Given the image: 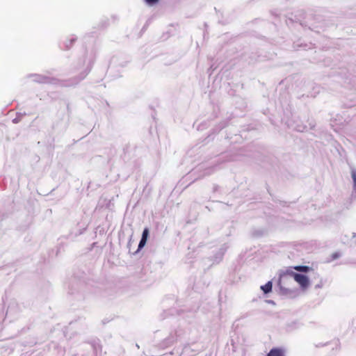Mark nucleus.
I'll list each match as a JSON object with an SVG mask.
<instances>
[{
	"mask_svg": "<svg viewBox=\"0 0 356 356\" xmlns=\"http://www.w3.org/2000/svg\"><path fill=\"white\" fill-rule=\"evenodd\" d=\"M267 356H284V350L280 348H273L267 354Z\"/></svg>",
	"mask_w": 356,
	"mask_h": 356,
	"instance_id": "7ed1b4c3",
	"label": "nucleus"
},
{
	"mask_svg": "<svg viewBox=\"0 0 356 356\" xmlns=\"http://www.w3.org/2000/svg\"><path fill=\"white\" fill-rule=\"evenodd\" d=\"M273 284L270 281L268 282L265 285L261 286V289L264 293H270L272 291Z\"/></svg>",
	"mask_w": 356,
	"mask_h": 356,
	"instance_id": "20e7f679",
	"label": "nucleus"
},
{
	"mask_svg": "<svg viewBox=\"0 0 356 356\" xmlns=\"http://www.w3.org/2000/svg\"><path fill=\"white\" fill-rule=\"evenodd\" d=\"M160 0H145L147 4L154 6L159 2Z\"/></svg>",
	"mask_w": 356,
	"mask_h": 356,
	"instance_id": "423d86ee",
	"label": "nucleus"
},
{
	"mask_svg": "<svg viewBox=\"0 0 356 356\" xmlns=\"http://www.w3.org/2000/svg\"><path fill=\"white\" fill-rule=\"evenodd\" d=\"M352 177L354 181L355 186L356 187V171H352Z\"/></svg>",
	"mask_w": 356,
	"mask_h": 356,
	"instance_id": "0eeeda50",
	"label": "nucleus"
},
{
	"mask_svg": "<svg viewBox=\"0 0 356 356\" xmlns=\"http://www.w3.org/2000/svg\"><path fill=\"white\" fill-rule=\"evenodd\" d=\"M337 257H338V255H337V254L334 255V258H337Z\"/></svg>",
	"mask_w": 356,
	"mask_h": 356,
	"instance_id": "6e6552de",
	"label": "nucleus"
},
{
	"mask_svg": "<svg viewBox=\"0 0 356 356\" xmlns=\"http://www.w3.org/2000/svg\"><path fill=\"white\" fill-rule=\"evenodd\" d=\"M148 235H149V229L148 228H145L143 232L142 238H141L140 241L139 245H138V249L139 250L145 246V243L147 242V239Z\"/></svg>",
	"mask_w": 356,
	"mask_h": 356,
	"instance_id": "f03ea898",
	"label": "nucleus"
},
{
	"mask_svg": "<svg viewBox=\"0 0 356 356\" xmlns=\"http://www.w3.org/2000/svg\"><path fill=\"white\" fill-rule=\"evenodd\" d=\"M293 268L299 272L307 273L311 270V268L307 266H296Z\"/></svg>",
	"mask_w": 356,
	"mask_h": 356,
	"instance_id": "39448f33",
	"label": "nucleus"
},
{
	"mask_svg": "<svg viewBox=\"0 0 356 356\" xmlns=\"http://www.w3.org/2000/svg\"><path fill=\"white\" fill-rule=\"evenodd\" d=\"M287 273L293 277L294 280L299 284L302 289H306L309 285V280L307 276L287 270Z\"/></svg>",
	"mask_w": 356,
	"mask_h": 356,
	"instance_id": "f257e3e1",
	"label": "nucleus"
}]
</instances>
